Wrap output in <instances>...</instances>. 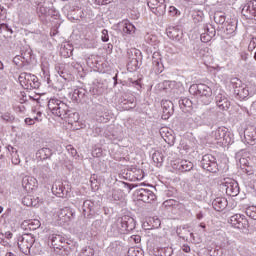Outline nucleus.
Wrapping results in <instances>:
<instances>
[{
    "label": "nucleus",
    "mask_w": 256,
    "mask_h": 256,
    "mask_svg": "<svg viewBox=\"0 0 256 256\" xmlns=\"http://www.w3.org/2000/svg\"><path fill=\"white\" fill-rule=\"evenodd\" d=\"M189 93L198 97L204 105H209L213 101V90L207 84H193L189 88Z\"/></svg>",
    "instance_id": "1"
},
{
    "label": "nucleus",
    "mask_w": 256,
    "mask_h": 256,
    "mask_svg": "<svg viewBox=\"0 0 256 256\" xmlns=\"http://www.w3.org/2000/svg\"><path fill=\"white\" fill-rule=\"evenodd\" d=\"M48 109L56 117L65 119V117H67V112L69 111V106L57 98H51L48 101Z\"/></svg>",
    "instance_id": "2"
},
{
    "label": "nucleus",
    "mask_w": 256,
    "mask_h": 256,
    "mask_svg": "<svg viewBox=\"0 0 256 256\" xmlns=\"http://www.w3.org/2000/svg\"><path fill=\"white\" fill-rule=\"evenodd\" d=\"M35 244V237L31 234H23L18 240V247L24 255L31 253V247Z\"/></svg>",
    "instance_id": "3"
},
{
    "label": "nucleus",
    "mask_w": 256,
    "mask_h": 256,
    "mask_svg": "<svg viewBox=\"0 0 256 256\" xmlns=\"http://www.w3.org/2000/svg\"><path fill=\"white\" fill-rule=\"evenodd\" d=\"M201 167L209 173H217L219 171V164H217V158L211 154H206L202 157Z\"/></svg>",
    "instance_id": "4"
},
{
    "label": "nucleus",
    "mask_w": 256,
    "mask_h": 256,
    "mask_svg": "<svg viewBox=\"0 0 256 256\" xmlns=\"http://www.w3.org/2000/svg\"><path fill=\"white\" fill-rule=\"evenodd\" d=\"M147 5L157 17H163L167 9L165 0H147Z\"/></svg>",
    "instance_id": "5"
},
{
    "label": "nucleus",
    "mask_w": 256,
    "mask_h": 256,
    "mask_svg": "<svg viewBox=\"0 0 256 256\" xmlns=\"http://www.w3.org/2000/svg\"><path fill=\"white\" fill-rule=\"evenodd\" d=\"M117 227L122 233H125V231H133V229H135V219L127 215L118 218Z\"/></svg>",
    "instance_id": "6"
},
{
    "label": "nucleus",
    "mask_w": 256,
    "mask_h": 256,
    "mask_svg": "<svg viewBox=\"0 0 256 256\" xmlns=\"http://www.w3.org/2000/svg\"><path fill=\"white\" fill-rule=\"evenodd\" d=\"M228 223H231L232 227H235V229H247V227H249V220H247L245 215L241 214L231 216Z\"/></svg>",
    "instance_id": "7"
},
{
    "label": "nucleus",
    "mask_w": 256,
    "mask_h": 256,
    "mask_svg": "<svg viewBox=\"0 0 256 256\" xmlns=\"http://www.w3.org/2000/svg\"><path fill=\"white\" fill-rule=\"evenodd\" d=\"M135 195L140 201H143V203H153V201L157 199V196L155 193H153V191L145 188L137 189Z\"/></svg>",
    "instance_id": "8"
},
{
    "label": "nucleus",
    "mask_w": 256,
    "mask_h": 256,
    "mask_svg": "<svg viewBox=\"0 0 256 256\" xmlns=\"http://www.w3.org/2000/svg\"><path fill=\"white\" fill-rule=\"evenodd\" d=\"M246 19H254L256 21V0L248 1L241 11Z\"/></svg>",
    "instance_id": "9"
},
{
    "label": "nucleus",
    "mask_w": 256,
    "mask_h": 256,
    "mask_svg": "<svg viewBox=\"0 0 256 256\" xmlns=\"http://www.w3.org/2000/svg\"><path fill=\"white\" fill-rule=\"evenodd\" d=\"M214 137L217 141H220L222 145L231 143V137L229 136L226 127H218L216 131H214Z\"/></svg>",
    "instance_id": "10"
},
{
    "label": "nucleus",
    "mask_w": 256,
    "mask_h": 256,
    "mask_svg": "<svg viewBox=\"0 0 256 256\" xmlns=\"http://www.w3.org/2000/svg\"><path fill=\"white\" fill-rule=\"evenodd\" d=\"M162 107V119L164 121H167L175 113V106L173 105V102L170 100H162L161 102Z\"/></svg>",
    "instance_id": "11"
},
{
    "label": "nucleus",
    "mask_w": 256,
    "mask_h": 256,
    "mask_svg": "<svg viewBox=\"0 0 256 256\" xmlns=\"http://www.w3.org/2000/svg\"><path fill=\"white\" fill-rule=\"evenodd\" d=\"M53 3L49 1H44L43 3L38 4L37 13L41 17H49L53 14Z\"/></svg>",
    "instance_id": "12"
},
{
    "label": "nucleus",
    "mask_w": 256,
    "mask_h": 256,
    "mask_svg": "<svg viewBox=\"0 0 256 256\" xmlns=\"http://www.w3.org/2000/svg\"><path fill=\"white\" fill-rule=\"evenodd\" d=\"M74 218L75 212L69 207L62 208L58 213V219L62 221V223H69V221Z\"/></svg>",
    "instance_id": "13"
},
{
    "label": "nucleus",
    "mask_w": 256,
    "mask_h": 256,
    "mask_svg": "<svg viewBox=\"0 0 256 256\" xmlns=\"http://www.w3.org/2000/svg\"><path fill=\"white\" fill-rule=\"evenodd\" d=\"M166 33L169 39H172V41H180L183 39V30L178 26L168 27L166 29Z\"/></svg>",
    "instance_id": "14"
},
{
    "label": "nucleus",
    "mask_w": 256,
    "mask_h": 256,
    "mask_svg": "<svg viewBox=\"0 0 256 256\" xmlns=\"http://www.w3.org/2000/svg\"><path fill=\"white\" fill-rule=\"evenodd\" d=\"M52 193L57 197H61L62 199L67 197L69 190L63 186L61 182H55L52 186Z\"/></svg>",
    "instance_id": "15"
},
{
    "label": "nucleus",
    "mask_w": 256,
    "mask_h": 256,
    "mask_svg": "<svg viewBox=\"0 0 256 256\" xmlns=\"http://www.w3.org/2000/svg\"><path fill=\"white\" fill-rule=\"evenodd\" d=\"M152 65L155 73H163V62H161V53L154 52L152 55Z\"/></svg>",
    "instance_id": "16"
},
{
    "label": "nucleus",
    "mask_w": 256,
    "mask_h": 256,
    "mask_svg": "<svg viewBox=\"0 0 256 256\" xmlns=\"http://www.w3.org/2000/svg\"><path fill=\"white\" fill-rule=\"evenodd\" d=\"M226 187V193L230 197H237L240 189H239V183L235 180H231L230 182H225Z\"/></svg>",
    "instance_id": "17"
},
{
    "label": "nucleus",
    "mask_w": 256,
    "mask_h": 256,
    "mask_svg": "<svg viewBox=\"0 0 256 256\" xmlns=\"http://www.w3.org/2000/svg\"><path fill=\"white\" fill-rule=\"evenodd\" d=\"M216 105L221 109V111H227V109L231 107V102H229V99H227L225 95L218 94L216 96Z\"/></svg>",
    "instance_id": "18"
},
{
    "label": "nucleus",
    "mask_w": 256,
    "mask_h": 256,
    "mask_svg": "<svg viewBox=\"0 0 256 256\" xmlns=\"http://www.w3.org/2000/svg\"><path fill=\"white\" fill-rule=\"evenodd\" d=\"M227 205H229V202L225 197H217L212 202V206L215 211H223L227 208Z\"/></svg>",
    "instance_id": "19"
},
{
    "label": "nucleus",
    "mask_w": 256,
    "mask_h": 256,
    "mask_svg": "<svg viewBox=\"0 0 256 256\" xmlns=\"http://www.w3.org/2000/svg\"><path fill=\"white\" fill-rule=\"evenodd\" d=\"M20 83H24L26 85V89H29L30 85L37 79V76L29 74L27 72H23L19 76Z\"/></svg>",
    "instance_id": "20"
},
{
    "label": "nucleus",
    "mask_w": 256,
    "mask_h": 256,
    "mask_svg": "<svg viewBox=\"0 0 256 256\" xmlns=\"http://www.w3.org/2000/svg\"><path fill=\"white\" fill-rule=\"evenodd\" d=\"M22 187H24L26 191H33L35 187H37V179L29 176L24 177L22 180Z\"/></svg>",
    "instance_id": "21"
},
{
    "label": "nucleus",
    "mask_w": 256,
    "mask_h": 256,
    "mask_svg": "<svg viewBox=\"0 0 256 256\" xmlns=\"http://www.w3.org/2000/svg\"><path fill=\"white\" fill-rule=\"evenodd\" d=\"M193 115L199 117V119H203L207 115V105L198 104L193 108Z\"/></svg>",
    "instance_id": "22"
},
{
    "label": "nucleus",
    "mask_w": 256,
    "mask_h": 256,
    "mask_svg": "<svg viewBox=\"0 0 256 256\" xmlns=\"http://www.w3.org/2000/svg\"><path fill=\"white\" fill-rule=\"evenodd\" d=\"M179 106L184 113H189V111H192L194 109L193 102L189 98H183L179 100Z\"/></svg>",
    "instance_id": "23"
},
{
    "label": "nucleus",
    "mask_w": 256,
    "mask_h": 256,
    "mask_svg": "<svg viewBox=\"0 0 256 256\" xmlns=\"http://www.w3.org/2000/svg\"><path fill=\"white\" fill-rule=\"evenodd\" d=\"M244 138L248 143H253L256 141V128L250 127L244 131Z\"/></svg>",
    "instance_id": "24"
},
{
    "label": "nucleus",
    "mask_w": 256,
    "mask_h": 256,
    "mask_svg": "<svg viewBox=\"0 0 256 256\" xmlns=\"http://www.w3.org/2000/svg\"><path fill=\"white\" fill-rule=\"evenodd\" d=\"M51 155H53V151L50 148H41L36 153V157H38V159H41L42 161H44L45 159H49Z\"/></svg>",
    "instance_id": "25"
},
{
    "label": "nucleus",
    "mask_w": 256,
    "mask_h": 256,
    "mask_svg": "<svg viewBox=\"0 0 256 256\" xmlns=\"http://www.w3.org/2000/svg\"><path fill=\"white\" fill-rule=\"evenodd\" d=\"M63 119L67 120L69 123H77V121H79V113L75 112L73 109L68 108V112Z\"/></svg>",
    "instance_id": "26"
},
{
    "label": "nucleus",
    "mask_w": 256,
    "mask_h": 256,
    "mask_svg": "<svg viewBox=\"0 0 256 256\" xmlns=\"http://www.w3.org/2000/svg\"><path fill=\"white\" fill-rule=\"evenodd\" d=\"M234 95L238 97V99H247L249 97V89L239 86L234 89Z\"/></svg>",
    "instance_id": "27"
},
{
    "label": "nucleus",
    "mask_w": 256,
    "mask_h": 256,
    "mask_svg": "<svg viewBox=\"0 0 256 256\" xmlns=\"http://www.w3.org/2000/svg\"><path fill=\"white\" fill-rule=\"evenodd\" d=\"M177 235L178 237H180V239H184L186 241H189V237H191L192 239L195 238L193 232H190L187 228L178 229Z\"/></svg>",
    "instance_id": "28"
},
{
    "label": "nucleus",
    "mask_w": 256,
    "mask_h": 256,
    "mask_svg": "<svg viewBox=\"0 0 256 256\" xmlns=\"http://www.w3.org/2000/svg\"><path fill=\"white\" fill-rule=\"evenodd\" d=\"M172 255H173V248L171 247L157 248L155 250V256H172Z\"/></svg>",
    "instance_id": "29"
},
{
    "label": "nucleus",
    "mask_w": 256,
    "mask_h": 256,
    "mask_svg": "<svg viewBox=\"0 0 256 256\" xmlns=\"http://www.w3.org/2000/svg\"><path fill=\"white\" fill-rule=\"evenodd\" d=\"M52 247H57L59 244H65V238L61 235H52L51 238Z\"/></svg>",
    "instance_id": "30"
},
{
    "label": "nucleus",
    "mask_w": 256,
    "mask_h": 256,
    "mask_svg": "<svg viewBox=\"0 0 256 256\" xmlns=\"http://www.w3.org/2000/svg\"><path fill=\"white\" fill-rule=\"evenodd\" d=\"M139 67V60L137 58H130L127 63L128 71H137Z\"/></svg>",
    "instance_id": "31"
},
{
    "label": "nucleus",
    "mask_w": 256,
    "mask_h": 256,
    "mask_svg": "<svg viewBox=\"0 0 256 256\" xmlns=\"http://www.w3.org/2000/svg\"><path fill=\"white\" fill-rule=\"evenodd\" d=\"M204 29V33H206V35H209L210 37H215L217 30H215V27H213V25L211 24H205L203 26Z\"/></svg>",
    "instance_id": "32"
},
{
    "label": "nucleus",
    "mask_w": 256,
    "mask_h": 256,
    "mask_svg": "<svg viewBox=\"0 0 256 256\" xmlns=\"http://www.w3.org/2000/svg\"><path fill=\"white\" fill-rule=\"evenodd\" d=\"M225 20H226L225 13H223V12H216L214 14V21L218 25H223V23H225Z\"/></svg>",
    "instance_id": "33"
},
{
    "label": "nucleus",
    "mask_w": 256,
    "mask_h": 256,
    "mask_svg": "<svg viewBox=\"0 0 256 256\" xmlns=\"http://www.w3.org/2000/svg\"><path fill=\"white\" fill-rule=\"evenodd\" d=\"M56 255H59V256L71 255V247H69V245L62 246V248H59V250H56Z\"/></svg>",
    "instance_id": "34"
},
{
    "label": "nucleus",
    "mask_w": 256,
    "mask_h": 256,
    "mask_svg": "<svg viewBox=\"0 0 256 256\" xmlns=\"http://www.w3.org/2000/svg\"><path fill=\"white\" fill-rule=\"evenodd\" d=\"M122 31H123V33H126L127 35H133V33H135V25H133L131 23H125L123 25Z\"/></svg>",
    "instance_id": "35"
},
{
    "label": "nucleus",
    "mask_w": 256,
    "mask_h": 256,
    "mask_svg": "<svg viewBox=\"0 0 256 256\" xmlns=\"http://www.w3.org/2000/svg\"><path fill=\"white\" fill-rule=\"evenodd\" d=\"M179 169L180 171H184V172L191 171V169H193V163L187 160H184L181 162Z\"/></svg>",
    "instance_id": "36"
},
{
    "label": "nucleus",
    "mask_w": 256,
    "mask_h": 256,
    "mask_svg": "<svg viewBox=\"0 0 256 256\" xmlns=\"http://www.w3.org/2000/svg\"><path fill=\"white\" fill-rule=\"evenodd\" d=\"M39 227H41V222L37 219L31 220L28 223V229H30V231H36V229H39Z\"/></svg>",
    "instance_id": "37"
},
{
    "label": "nucleus",
    "mask_w": 256,
    "mask_h": 256,
    "mask_svg": "<svg viewBox=\"0 0 256 256\" xmlns=\"http://www.w3.org/2000/svg\"><path fill=\"white\" fill-rule=\"evenodd\" d=\"M82 209L83 211L95 210V203L91 202V200H85Z\"/></svg>",
    "instance_id": "38"
},
{
    "label": "nucleus",
    "mask_w": 256,
    "mask_h": 256,
    "mask_svg": "<svg viewBox=\"0 0 256 256\" xmlns=\"http://www.w3.org/2000/svg\"><path fill=\"white\" fill-rule=\"evenodd\" d=\"M235 31H237V25H235V23H233V22L228 23L226 26V34L233 35V33H235Z\"/></svg>",
    "instance_id": "39"
},
{
    "label": "nucleus",
    "mask_w": 256,
    "mask_h": 256,
    "mask_svg": "<svg viewBox=\"0 0 256 256\" xmlns=\"http://www.w3.org/2000/svg\"><path fill=\"white\" fill-rule=\"evenodd\" d=\"M85 219H95V210H83Z\"/></svg>",
    "instance_id": "40"
},
{
    "label": "nucleus",
    "mask_w": 256,
    "mask_h": 256,
    "mask_svg": "<svg viewBox=\"0 0 256 256\" xmlns=\"http://www.w3.org/2000/svg\"><path fill=\"white\" fill-rule=\"evenodd\" d=\"M164 141L166 143H168V145H173V143H175V136H173V134L167 135L165 134V136H162Z\"/></svg>",
    "instance_id": "41"
},
{
    "label": "nucleus",
    "mask_w": 256,
    "mask_h": 256,
    "mask_svg": "<svg viewBox=\"0 0 256 256\" xmlns=\"http://www.w3.org/2000/svg\"><path fill=\"white\" fill-rule=\"evenodd\" d=\"M212 38H213V36H210L209 34H207L205 32L200 35V39H201L202 43H209V41H211Z\"/></svg>",
    "instance_id": "42"
},
{
    "label": "nucleus",
    "mask_w": 256,
    "mask_h": 256,
    "mask_svg": "<svg viewBox=\"0 0 256 256\" xmlns=\"http://www.w3.org/2000/svg\"><path fill=\"white\" fill-rule=\"evenodd\" d=\"M74 97H79V99H83V97H85V89H76L74 90Z\"/></svg>",
    "instance_id": "43"
},
{
    "label": "nucleus",
    "mask_w": 256,
    "mask_h": 256,
    "mask_svg": "<svg viewBox=\"0 0 256 256\" xmlns=\"http://www.w3.org/2000/svg\"><path fill=\"white\" fill-rule=\"evenodd\" d=\"M22 203L23 205H26V207H33V200L29 196L24 197Z\"/></svg>",
    "instance_id": "44"
},
{
    "label": "nucleus",
    "mask_w": 256,
    "mask_h": 256,
    "mask_svg": "<svg viewBox=\"0 0 256 256\" xmlns=\"http://www.w3.org/2000/svg\"><path fill=\"white\" fill-rule=\"evenodd\" d=\"M101 40L103 43H107V41H109V31L107 29L102 30Z\"/></svg>",
    "instance_id": "45"
},
{
    "label": "nucleus",
    "mask_w": 256,
    "mask_h": 256,
    "mask_svg": "<svg viewBox=\"0 0 256 256\" xmlns=\"http://www.w3.org/2000/svg\"><path fill=\"white\" fill-rule=\"evenodd\" d=\"M41 87V83H39V79L36 77L35 80H32V84H30L28 89H39Z\"/></svg>",
    "instance_id": "46"
},
{
    "label": "nucleus",
    "mask_w": 256,
    "mask_h": 256,
    "mask_svg": "<svg viewBox=\"0 0 256 256\" xmlns=\"http://www.w3.org/2000/svg\"><path fill=\"white\" fill-rule=\"evenodd\" d=\"M2 119L7 123H11L15 119V117H13L10 113H5L4 115H2Z\"/></svg>",
    "instance_id": "47"
},
{
    "label": "nucleus",
    "mask_w": 256,
    "mask_h": 256,
    "mask_svg": "<svg viewBox=\"0 0 256 256\" xmlns=\"http://www.w3.org/2000/svg\"><path fill=\"white\" fill-rule=\"evenodd\" d=\"M152 159L154 163H161L163 161V156H161V154L154 153L152 155Z\"/></svg>",
    "instance_id": "48"
},
{
    "label": "nucleus",
    "mask_w": 256,
    "mask_h": 256,
    "mask_svg": "<svg viewBox=\"0 0 256 256\" xmlns=\"http://www.w3.org/2000/svg\"><path fill=\"white\" fill-rule=\"evenodd\" d=\"M49 171H51V169H49L48 166H42L40 170L41 177L43 178L47 177V174L49 173Z\"/></svg>",
    "instance_id": "49"
},
{
    "label": "nucleus",
    "mask_w": 256,
    "mask_h": 256,
    "mask_svg": "<svg viewBox=\"0 0 256 256\" xmlns=\"http://www.w3.org/2000/svg\"><path fill=\"white\" fill-rule=\"evenodd\" d=\"M242 170L244 171V173H246V175H253L255 173V171L253 170V166L251 165H247L246 168H242Z\"/></svg>",
    "instance_id": "50"
},
{
    "label": "nucleus",
    "mask_w": 256,
    "mask_h": 256,
    "mask_svg": "<svg viewBox=\"0 0 256 256\" xmlns=\"http://www.w3.org/2000/svg\"><path fill=\"white\" fill-rule=\"evenodd\" d=\"M129 101H130V103L129 104H127L128 106H126V109H135V97H130L129 98Z\"/></svg>",
    "instance_id": "51"
},
{
    "label": "nucleus",
    "mask_w": 256,
    "mask_h": 256,
    "mask_svg": "<svg viewBox=\"0 0 256 256\" xmlns=\"http://www.w3.org/2000/svg\"><path fill=\"white\" fill-rule=\"evenodd\" d=\"M163 205L165 207H173V205H175V200H173V199L166 200V201H164Z\"/></svg>",
    "instance_id": "52"
},
{
    "label": "nucleus",
    "mask_w": 256,
    "mask_h": 256,
    "mask_svg": "<svg viewBox=\"0 0 256 256\" xmlns=\"http://www.w3.org/2000/svg\"><path fill=\"white\" fill-rule=\"evenodd\" d=\"M111 1H113V0H96V3L98 5H109V3H111Z\"/></svg>",
    "instance_id": "53"
},
{
    "label": "nucleus",
    "mask_w": 256,
    "mask_h": 256,
    "mask_svg": "<svg viewBox=\"0 0 256 256\" xmlns=\"http://www.w3.org/2000/svg\"><path fill=\"white\" fill-rule=\"evenodd\" d=\"M1 29H5L9 33H13V29H11L8 24L2 23L1 24Z\"/></svg>",
    "instance_id": "54"
},
{
    "label": "nucleus",
    "mask_w": 256,
    "mask_h": 256,
    "mask_svg": "<svg viewBox=\"0 0 256 256\" xmlns=\"http://www.w3.org/2000/svg\"><path fill=\"white\" fill-rule=\"evenodd\" d=\"M63 247H67V243H65V241H64V244H59L58 246H53L54 251L56 253H57V251H59V249H63Z\"/></svg>",
    "instance_id": "55"
},
{
    "label": "nucleus",
    "mask_w": 256,
    "mask_h": 256,
    "mask_svg": "<svg viewBox=\"0 0 256 256\" xmlns=\"http://www.w3.org/2000/svg\"><path fill=\"white\" fill-rule=\"evenodd\" d=\"M246 215H247V217H250V219H254V221H256V213L255 212H250V214H249V210H246Z\"/></svg>",
    "instance_id": "56"
},
{
    "label": "nucleus",
    "mask_w": 256,
    "mask_h": 256,
    "mask_svg": "<svg viewBox=\"0 0 256 256\" xmlns=\"http://www.w3.org/2000/svg\"><path fill=\"white\" fill-rule=\"evenodd\" d=\"M240 165L247 167V165H249V161L246 158H240Z\"/></svg>",
    "instance_id": "57"
},
{
    "label": "nucleus",
    "mask_w": 256,
    "mask_h": 256,
    "mask_svg": "<svg viewBox=\"0 0 256 256\" xmlns=\"http://www.w3.org/2000/svg\"><path fill=\"white\" fill-rule=\"evenodd\" d=\"M68 151L71 153L72 157H75L77 155V150L71 146H68Z\"/></svg>",
    "instance_id": "58"
},
{
    "label": "nucleus",
    "mask_w": 256,
    "mask_h": 256,
    "mask_svg": "<svg viewBox=\"0 0 256 256\" xmlns=\"http://www.w3.org/2000/svg\"><path fill=\"white\" fill-rule=\"evenodd\" d=\"M246 211H248L249 214L256 213V206H249Z\"/></svg>",
    "instance_id": "59"
},
{
    "label": "nucleus",
    "mask_w": 256,
    "mask_h": 256,
    "mask_svg": "<svg viewBox=\"0 0 256 256\" xmlns=\"http://www.w3.org/2000/svg\"><path fill=\"white\" fill-rule=\"evenodd\" d=\"M25 123H26V125H34L35 124V120H33L31 118H26L25 119Z\"/></svg>",
    "instance_id": "60"
},
{
    "label": "nucleus",
    "mask_w": 256,
    "mask_h": 256,
    "mask_svg": "<svg viewBox=\"0 0 256 256\" xmlns=\"http://www.w3.org/2000/svg\"><path fill=\"white\" fill-rule=\"evenodd\" d=\"M8 151H9L10 153H17V148H15V147L9 145V146H8Z\"/></svg>",
    "instance_id": "61"
},
{
    "label": "nucleus",
    "mask_w": 256,
    "mask_h": 256,
    "mask_svg": "<svg viewBox=\"0 0 256 256\" xmlns=\"http://www.w3.org/2000/svg\"><path fill=\"white\" fill-rule=\"evenodd\" d=\"M109 121V118H105L104 116H100L99 122L100 123H107Z\"/></svg>",
    "instance_id": "62"
},
{
    "label": "nucleus",
    "mask_w": 256,
    "mask_h": 256,
    "mask_svg": "<svg viewBox=\"0 0 256 256\" xmlns=\"http://www.w3.org/2000/svg\"><path fill=\"white\" fill-rule=\"evenodd\" d=\"M183 251H184V253H191V247L184 246Z\"/></svg>",
    "instance_id": "63"
},
{
    "label": "nucleus",
    "mask_w": 256,
    "mask_h": 256,
    "mask_svg": "<svg viewBox=\"0 0 256 256\" xmlns=\"http://www.w3.org/2000/svg\"><path fill=\"white\" fill-rule=\"evenodd\" d=\"M196 218L201 220L203 219V212H199L197 215H196Z\"/></svg>",
    "instance_id": "64"
}]
</instances>
